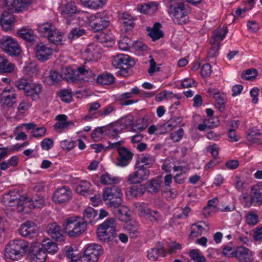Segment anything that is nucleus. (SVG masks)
<instances>
[{
  "label": "nucleus",
  "mask_w": 262,
  "mask_h": 262,
  "mask_svg": "<svg viewBox=\"0 0 262 262\" xmlns=\"http://www.w3.org/2000/svg\"><path fill=\"white\" fill-rule=\"evenodd\" d=\"M61 75L62 79L67 81L71 80L75 82H78L81 81H88L90 77H93V73L83 66L76 70L70 67L63 69Z\"/></svg>",
  "instance_id": "obj_3"
},
{
  "label": "nucleus",
  "mask_w": 262,
  "mask_h": 262,
  "mask_svg": "<svg viewBox=\"0 0 262 262\" xmlns=\"http://www.w3.org/2000/svg\"><path fill=\"white\" fill-rule=\"evenodd\" d=\"M190 11L191 10L188 5L182 2L171 5L169 7V12L172 14L173 21L179 25L185 24L187 22V16Z\"/></svg>",
  "instance_id": "obj_6"
},
{
  "label": "nucleus",
  "mask_w": 262,
  "mask_h": 262,
  "mask_svg": "<svg viewBox=\"0 0 262 262\" xmlns=\"http://www.w3.org/2000/svg\"><path fill=\"white\" fill-rule=\"evenodd\" d=\"M120 180L118 177H114L108 173L101 176L100 181L103 185H113L117 184Z\"/></svg>",
  "instance_id": "obj_44"
},
{
  "label": "nucleus",
  "mask_w": 262,
  "mask_h": 262,
  "mask_svg": "<svg viewBox=\"0 0 262 262\" xmlns=\"http://www.w3.org/2000/svg\"><path fill=\"white\" fill-rule=\"evenodd\" d=\"M107 0H80L81 4L85 7L92 9L102 8L106 4Z\"/></svg>",
  "instance_id": "obj_32"
},
{
  "label": "nucleus",
  "mask_w": 262,
  "mask_h": 262,
  "mask_svg": "<svg viewBox=\"0 0 262 262\" xmlns=\"http://www.w3.org/2000/svg\"><path fill=\"white\" fill-rule=\"evenodd\" d=\"M246 223L250 226H254L258 222L257 214L254 212H250L246 216Z\"/></svg>",
  "instance_id": "obj_55"
},
{
  "label": "nucleus",
  "mask_w": 262,
  "mask_h": 262,
  "mask_svg": "<svg viewBox=\"0 0 262 262\" xmlns=\"http://www.w3.org/2000/svg\"><path fill=\"white\" fill-rule=\"evenodd\" d=\"M227 33V28L225 29H223L221 28H218L215 32V34L213 36L214 42L215 39H219L220 40H222L225 37L226 34Z\"/></svg>",
  "instance_id": "obj_64"
},
{
  "label": "nucleus",
  "mask_w": 262,
  "mask_h": 262,
  "mask_svg": "<svg viewBox=\"0 0 262 262\" xmlns=\"http://www.w3.org/2000/svg\"><path fill=\"white\" fill-rule=\"evenodd\" d=\"M88 23L90 29L94 32L101 31L110 24V21L105 11L98 12L87 17Z\"/></svg>",
  "instance_id": "obj_7"
},
{
  "label": "nucleus",
  "mask_w": 262,
  "mask_h": 262,
  "mask_svg": "<svg viewBox=\"0 0 262 262\" xmlns=\"http://www.w3.org/2000/svg\"><path fill=\"white\" fill-rule=\"evenodd\" d=\"M235 249L232 244H229L224 247L223 249V253L227 257H233L235 253Z\"/></svg>",
  "instance_id": "obj_61"
},
{
  "label": "nucleus",
  "mask_w": 262,
  "mask_h": 262,
  "mask_svg": "<svg viewBox=\"0 0 262 262\" xmlns=\"http://www.w3.org/2000/svg\"><path fill=\"white\" fill-rule=\"evenodd\" d=\"M213 97L215 100V106L221 112H223L225 110L226 103V96L223 93L216 92L213 94Z\"/></svg>",
  "instance_id": "obj_35"
},
{
  "label": "nucleus",
  "mask_w": 262,
  "mask_h": 262,
  "mask_svg": "<svg viewBox=\"0 0 262 262\" xmlns=\"http://www.w3.org/2000/svg\"><path fill=\"white\" fill-rule=\"evenodd\" d=\"M125 228L130 238L137 237L140 233L139 225L135 222H132L127 224Z\"/></svg>",
  "instance_id": "obj_42"
},
{
  "label": "nucleus",
  "mask_w": 262,
  "mask_h": 262,
  "mask_svg": "<svg viewBox=\"0 0 262 262\" xmlns=\"http://www.w3.org/2000/svg\"><path fill=\"white\" fill-rule=\"evenodd\" d=\"M140 211L141 215L151 222L158 223L162 220L161 215L157 210L141 207Z\"/></svg>",
  "instance_id": "obj_27"
},
{
  "label": "nucleus",
  "mask_w": 262,
  "mask_h": 262,
  "mask_svg": "<svg viewBox=\"0 0 262 262\" xmlns=\"http://www.w3.org/2000/svg\"><path fill=\"white\" fill-rule=\"evenodd\" d=\"M247 139L252 143L262 145V136L259 132L251 131L247 135Z\"/></svg>",
  "instance_id": "obj_49"
},
{
  "label": "nucleus",
  "mask_w": 262,
  "mask_h": 262,
  "mask_svg": "<svg viewBox=\"0 0 262 262\" xmlns=\"http://www.w3.org/2000/svg\"><path fill=\"white\" fill-rule=\"evenodd\" d=\"M155 160L152 156L149 154L142 155L139 156L136 162V168H150L154 163Z\"/></svg>",
  "instance_id": "obj_28"
},
{
  "label": "nucleus",
  "mask_w": 262,
  "mask_h": 262,
  "mask_svg": "<svg viewBox=\"0 0 262 262\" xmlns=\"http://www.w3.org/2000/svg\"><path fill=\"white\" fill-rule=\"evenodd\" d=\"M137 170L136 171L141 181L147 179L149 177V171L146 168H136Z\"/></svg>",
  "instance_id": "obj_62"
},
{
  "label": "nucleus",
  "mask_w": 262,
  "mask_h": 262,
  "mask_svg": "<svg viewBox=\"0 0 262 262\" xmlns=\"http://www.w3.org/2000/svg\"><path fill=\"white\" fill-rule=\"evenodd\" d=\"M59 11L62 16L67 20L72 19L74 16L78 12L75 3L72 1L62 3L59 7Z\"/></svg>",
  "instance_id": "obj_16"
},
{
  "label": "nucleus",
  "mask_w": 262,
  "mask_h": 262,
  "mask_svg": "<svg viewBox=\"0 0 262 262\" xmlns=\"http://www.w3.org/2000/svg\"><path fill=\"white\" fill-rule=\"evenodd\" d=\"M5 205L10 207H16L18 212L24 211L25 197L20 196L17 191L12 190L5 193L2 200Z\"/></svg>",
  "instance_id": "obj_8"
},
{
  "label": "nucleus",
  "mask_w": 262,
  "mask_h": 262,
  "mask_svg": "<svg viewBox=\"0 0 262 262\" xmlns=\"http://www.w3.org/2000/svg\"><path fill=\"white\" fill-rule=\"evenodd\" d=\"M172 95H173V93L171 92L164 91L157 94L155 98V100L156 102H161L164 99H171Z\"/></svg>",
  "instance_id": "obj_59"
},
{
  "label": "nucleus",
  "mask_w": 262,
  "mask_h": 262,
  "mask_svg": "<svg viewBox=\"0 0 262 262\" xmlns=\"http://www.w3.org/2000/svg\"><path fill=\"white\" fill-rule=\"evenodd\" d=\"M158 9V5L156 3H150L144 4L138 6V10L144 14L152 13Z\"/></svg>",
  "instance_id": "obj_45"
},
{
  "label": "nucleus",
  "mask_w": 262,
  "mask_h": 262,
  "mask_svg": "<svg viewBox=\"0 0 262 262\" xmlns=\"http://www.w3.org/2000/svg\"><path fill=\"white\" fill-rule=\"evenodd\" d=\"M99 241L111 245L117 244L116 223L113 218L105 220L99 225L97 229Z\"/></svg>",
  "instance_id": "obj_1"
},
{
  "label": "nucleus",
  "mask_w": 262,
  "mask_h": 262,
  "mask_svg": "<svg viewBox=\"0 0 262 262\" xmlns=\"http://www.w3.org/2000/svg\"><path fill=\"white\" fill-rule=\"evenodd\" d=\"M30 83L27 79L20 78L15 82V85L19 90H23L25 94Z\"/></svg>",
  "instance_id": "obj_56"
},
{
  "label": "nucleus",
  "mask_w": 262,
  "mask_h": 262,
  "mask_svg": "<svg viewBox=\"0 0 262 262\" xmlns=\"http://www.w3.org/2000/svg\"><path fill=\"white\" fill-rule=\"evenodd\" d=\"M118 125L116 124L114 126H105L106 130L105 134L106 135L112 137L114 139H117L119 137L118 134L119 133Z\"/></svg>",
  "instance_id": "obj_53"
},
{
  "label": "nucleus",
  "mask_w": 262,
  "mask_h": 262,
  "mask_svg": "<svg viewBox=\"0 0 262 262\" xmlns=\"http://www.w3.org/2000/svg\"><path fill=\"white\" fill-rule=\"evenodd\" d=\"M122 193L121 189L114 185L105 188L103 193V198L105 204L111 208H118L122 203Z\"/></svg>",
  "instance_id": "obj_5"
},
{
  "label": "nucleus",
  "mask_w": 262,
  "mask_h": 262,
  "mask_svg": "<svg viewBox=\"0 0 262 262\" xmlns=\"http://www.w3.org/2000/svg\"><path fill=\"white\" fill-rule=\"evenodd\" d=\"M47 231L48 234L51 237L58 241H62L63 240V236L62 234L63 228L61 229L56 222L49 224L47 226Z\"/></svg>",
  "instance_id": "obj_23"
},
{
  "label": "nucleus",
  "mask_w": 262,
  "mask_h": 262,
  "mask_svg": "<svg viewBox=\"0 0 262 262\" xmlns=\"http://www.w3.org/2000/svg\"><path fill=\"white\" fill-rule=\"evenodd\" d=\"M146 191L145 187L140 184H136L130 188V195L138 197L142 195Z\"/></svg>",
  "instance_id": "obj_46"
},
{
  "label": "nucleus",
  "mask_w": 262,
  "mask_h": 262,
  "mask_svg": "<svg viewBox=\"0 0 262 262\" xmlns=\"http://www.w3.org/2000/svg\"><path fill=\"white\" fill-rule=\"evenodd\" d=\"M85 33L86 31L83 29L79 28H75L70 32L68 37L69 39L72 40L83 36L85 34Z\"/></svg>",
  "instance_id": "obj_50"
},
{
  "label": "nucleus",
  "mask_w": 262,
  "mask_h": 262,
  "mask_svg": "<svg viewBox=\"0 0 262 262\" xmlns=\"http://www.w3.org/2000/svg\"><path fill=\"white\" fill-rule=\"evenodd\" d=\"M18 36L29 42H32L35 40L34 31L31 29L22 28L18 30Z\"/></svg>",
  "instance_id": "obj_33"
},
{
  "label": "nucleus",
  "mask_w": 262,
  "mask_h": 262,
  "mask_svg": "<svg viewBox=\"0 0 262 262\" xmlns=\"http://www.w3.org/2000/svg\"><path fill=\"white\" fill-rule=\"evenodd\" d=\"M0 48L5 53L12 57H17L21 52L17 41L10 36H4L0 39Z\"/></svg>",
  "instance_id": "obj_9"
},
{
  "label": "nucleus",
  "mask_w": 262,
  "mask_h": 262,
  "mask_svg": "<svg viewBox=\"0 0 262 262\" xmlns=\"http://www.w3.org/2000/svg\"><path fill=\"white\" fill-rule=\"evenodd\" d=\"M42 86L40 83H31L26 91L25 95L30 97L33 101H36L39 98Z\"/></svg>",
  "instance_id": "obj_25"
},
{
  "label": "nucleus",
  "mask_w": 262,
  "mask_h": 262,
  "mask_svg": "<svg viewBox=\"0 0 262 262\" xmlns=\"http://www.w3.org/2000/svg\"><path fill=\"white\" fill-rule=\"evenodd\" d=\"M76 192L82 195L88 196L93 193V186L91 184L87 181H81L75 185Z\"/></svg>",
  "instance_id": "obj_24"
},
{
  "label": "nucleus",
  "mask_w": 262,
  "mask_h": 262,
  "mask_svg": "<svg viewBox=\"0 0 262 262\" xmlns=\"http://www.w3.org/2000/svg\"><path fill=\"white\" fill-rule=\"evenodd\" d=\"M47 256V254L42 247L35 244L30 247L27 259L29 262H45Z\"/></svg>",
  "instance_id": "obj_12"
},
{
  "label": "nucleus",
  "mask_w": 262,
  "mask_h": 262,
  "mask_svg": "<svg viewBox=\"0 0 262 262\" xmlns=\"http://www.w3.org/2000/svg\"><path fill=\"white\" fill-rule=\"evenodd\" d=\"M160 255L163 257L166 255L164 247L161 242H158L155 248H151L147 251V257L151 261L157 260Z\"/></svg>",
  "instance_id": "obj_26"
},
{
  "label": "nucleus",
  "mask_w": 262,
  "mask_h": 262,
  "mask_svg": "<svg viewBox=\"0 0 262 262\" xmlns=\"http://www.w3.org/2000/svg\"><path fill=\"white\" fill-rule=\"evenodd\" d=\"M189 256L194 262H206V258L198 249H191L189 252Z\"/></svg>",
  "instance_id": "obj_47"
},
{
  "label": "nucleus",
  "mask_w": 262,
  "mask_h": 262,
  "mask_svg": "<svg viewBox=\"0 0 262 262\" xmlns=\"http://www.w3.org/2000/svg\"><path fill=\"white\" fill-rule=\"evenodd\" d=\"M119 19L121 23L126 27H128L129 29L133 28L135 25L134 18L127 13H120L119 15Z\"/></svg>",
  "instance_id": "obj_38"
},
{
  "label": "nucleus",
  "mask_w": 262,
  "mask_h": 262,
  "mask_svg": "<svg viewBox=\"0 0 262 262\" xmlns=\"http://www.w3.org/2000/svg\"><path fill=\"white\" fill-rule=\"evenodd\" d=\"M103 253L102 246L98 244L88 246L83 254L80 257L81 262H96L99 257Z\"/></svg>",
  "instance_id": "obj_10"
},
{
  "label": "nucleus",
  "mask_w": 262,
  "mask_h": 262,
  "mask_svg": "<svg viewBox=\"0 0 262 262\" xmlns=\"http://www.w3.org/2000/svg\"><path fill=\"white\" fill-rule=\"evenodd\" d=\"M58 95L61 100L65 102H69L72 99L71 91L68 90H61Z\"/></svg>",
  "instance_id": "obj_60"
},
{
  "label": "nucleus",
  "mask_w": 262,
  "mask_h": 262,
  "mask_svg": "<svg viewBox=\"0 0 262 262\" xmlns=\"http://www.w3.org/2000/svg\"><path fill=\"white\" fill-rule=\"evenodd\" d=\"M19 231L23 236L32 238L36 233L37 227L33 222L27 221L21 225Z\"/></svg>",
  "instance_id": "obj_22"
},
{
  "label": "nucleus",
  "mask_w": 262,
  "mask_h": 262,
  "mask_svg": "<svg viewBox=\"0 0 262 262\" xmlns=\"http://www.w3.org/2000/svg\"><path fill=\"white\" fill-rule=\"evenodd\" d=\"M235 257L240 262H252L253 257L252 252L248 248L240 246L235 249Z\"/></svg>",
  "instance_id": "obj_19"
},
{
  "label": "nucleus",
  "mask_w": 262,
  "mask_h": 262,
  "mask_svg": "<svg viewBox=\"0 0 262 262\" xmlns=\"http://www.w3.org/2000/svg\"><path fill=\"white\" fill-rule=\"evenodd\" d=\"M46 203V199L41 195H36L32 199L25 198V203L24 204V210L25 208L29 209L42 208Z\"/></svg>",
  "instance_id": "obj_21"
},
{
  "label": "nucleus",
  "mask_w": 262,
  "mask_h": 262,
  "mask_svg": "<svg viewBox=\"0 0 262 262\" xmlns=\"http://www.w3.org/2000/svg\"><path fill=\"white\" fill-rule=\"evenodd\" d=\"M57 28L51 22H46L37 25V31L40 36L47 38Z\"/></svg>",
  "instance_id": "obj_29"
},
{
  "label": "nucleus",
  "mask_w": 262,
  "mask_h": 262,
  "mask_svg": "<svg viewBox=\"0 0 262 262\" xmlns=\"http://www.w3.org/2000/svg\"><path fill=\"white\" fill-rule=\"evenodd\" d=\"M35 51L36 58L41 61L48 60L53 53L52 49L49 45L42 42L37 44Z\"/></svg>",
  "instance_id": "obj_18"
},
{
  "label": "nucleus",
  "mask_w": 262,
  "mask_h": 262,
  "mask_svg": "<svg viewBox=\"0 0 262 262\" xmlns=\"http://www.w3.org/2000/svg\"><path fill=\"white\" fill-rule=\"evenodd\" d=\"M162 184V181L160 178H153L147 182L145 188L148 193L155 194L160 191Z\"/></svg>",
  "instance_id": "obj_30"
},
{
  "label": "nucleus",
  "mask_w": 262,
  "mask_h": 262,
  "mask_svg": "<svg viewBox=\"0 0 262 262\" xmlns=\"http://www.w3.org/2000/svg\"><path fill=\"white\" fill-rule=\"evenodd\" d=\"M52 43L56 45H61L63 44V34L57 28L51 33L47 38Z\"/></svg>",
  "instance_id": "obj_39"
},
{
  "label": "nucleus",
  "mask_w": 262,
  "mask_h": 262,
  "mask_svg": "<svg viewBox=\"0 0 262 262\" xmlns=\"http://www.w3.org/2000/svg\"><path fill=\"white\" fill-rule=\"evenodd\" d=\"M28 247V243L24 239L12 241L5 248V257L7 259L17 260L23 256Z\"/></svg>",
  "instance_id": "obj_4"
},
{
  "label": "nucleus",
  "mask_w": 262,
  "mask_h": 262,
  "mask_svg": "<svg viewBox=\"0 0 262 262\" xmlns=\"http://www.w3.org/2000/svg\"><path fill=\"white\" fill-rule=\"evenodd\" d=\"M147 30L148 31V35L153 41L158 40L163 36V33L162 31L152 29H147Z\"/></svg>",
  "instance_id": "obj_63"
},
{
  "label": "nucleus",
  "mask_w": 262,
  "mask_h": 262,
  "mask_svg": "<svg viewBox=\"0 0 262 262\" xmlns=\"http://www.w3.org/2000/svg\"><path fill=\"white\" fill-rule=\"evenodd\" d=\"M115 77L112 74L104 73L97 77V83L101 85H110L114 82Z\"/></svg>",
  "instance_id": "obj_40"
},
{
  "label": "nucleus",
  "mask_w": 262,
  "mask_h": 262,
  "mask_svg": "<svg viewBox=\"0 0 262 262\" xmlns=\"http://www.w3.org/2000/svg\"><path fill=\"white\" fill-rule=\"evenodd\" d=\"M15 68V64L9 62L4 56L0 55V73H12Z\"/></svg>",
  "instance_id": "obj_31"
},
{
  "label": "nucleus",
  "mask_w": 262,
  "mask_h": 262,
  "mask_svg": "<svg viewBox=\"0 0 262 262\" xmlns=\"http://www.w3.org/2000/svg\"><path fill=\"white\" fill-rule=\"evenodd\" d=\"M135 64L134 60L128 55L118 54L113 57L112 64L117 68L133 67Z\"/></svg>",
  "instance_id": "obj_17"
},
{
  "label": "nucleus",
  "mask_w": 262,
  "mask_h": 262,
  "mask_svg": "<svg viewBox=\"0 0 262 262\" xmlns=\"http://www.w3.org/2000/svg\"><path fill=\"white\" fill-rule=\"evenodd\" d=\"M105 126L99 127L93 131L91 137L94 141L101 140L105 135Z\"/></svg>",
  "instance_id": "obj_48"
},
{
  "label": "nucleus",
  "mask_w": 262,
  "mask_h": 262,
  "mask_svg": "<svg viewBox=\"0 0 262 262\" xmlns=\"http://www.w3.org/2000/svg\"><path fill=\"white\" fill-rule=\"evenodd\" d=\"M16 101V94L12 88H5L0 95V104L4 108H12Z\"/></svg>",
  "instance_id": "obj_11"
},
{
  "label": "nucleus",
  "mask_w": 262,
  "mask_h": 262,
  "mask_svg": "<svg viewBox=\"0 0 262 262\" xmlns=\"http://www.w3.org/2000/svg\"><path fill=\"white\" fill-rule=\"evenodd\" d=\"M117 208L114 212L116 217L122 222L127 221L129 219L128 209L124 206Z\"/></svg>",
  "instance_id": "obj_43"
},
{
  "label": "nucleus",
  "mask_w": 262,
  "mask_h": 262,
  "mask_svg": "<svg viewBox=\"0 0 262 262\" xmlns=\"http://www.w3.org/2000/svg\"><path fill=\"white\" fill-rule=\"evenodd\" d=\"M88 111L90 114L93 115L96 117H99V111L97 112L98 110L100 108V104L97 102L91 103L88 105Z\"/></svg>",
  "instance_id": "obj_54"
},
{
  "label": "nucleus",
  "mask_w": 262,
  "mask_h": 262,
  "mask_svg": "<svg viewBox=\"0 0 262 262\" xmlns=\"http://www.w3.org/2000/svg\"><path fill=\"white\" fill-rule=\"evenodd\" d=\"M99 54L97 48L94 44H89L83 52L84 56L88 60H96Z\"/></svg>",
  "instance_id": "obj_34"
},
{
  "label": "nucleus",
  "mask_w": 262,
  "mask_h": 262,
  "mask_svg": "<svg viewBox=\"0 0 262 262\" xmlns=\"http://www.w3.org/2000/svg\"><path fill=\"white\" fill-rule=\"evenodd\" d=\"M32 0H5L6 8L14 13L26 11Z\"/></svg>",
  "instance_id": "obj_13"
},
{
  "label": "nucleus",
  "mask_w": 262,
  "mask_h": 262,
  "mask_svg": "<svg viewBox=\"0 0 262 262\" xmlns=\"http://www.w3.org/2000/svg\"><path fill=\"white\" fill-rule=\"evenodd\" d=\"M133 154L125 147L119 149L116 165L121 167L127 166L132 160Z\"/></svg>",
  "instance_id": "obj_20"
},
{
  "label": "nucleus",
  "mask_w": 262,
  "mask_h": 262,
  "mask_svg": "<svg viewBox=\"0 0 262 262\" xmlns=\"http://www.w3.org/2000/svg\"><path fill=\"white\" fill-rule=\"evenodd\" d=\"M134 96L131 93L130 91L129 92H125L119 95L118 96V100L120 101V105H129L138 102V100L132 99Z\"/></svg>",
  "instance_id": "obj_36"
},
{
  "label": "nucleus",
  "mask_w": 262,
  "mask_h": 262,
  "mask_svg": "<svg viewBox=\"0 0 262 262\" xmlns=\"http://www.w3.org/2000/svg\"><path fill=\"white\" fill-rule=\"evenodd\" d=\"M250 200L246 202V205L250 207L252 204L254 206L262 205V184L258 183L252 186L250 191Z\"/></svg>",
  "instance_id": "obj_14"
},
{
  "label": "nucleus",
  "mask_w": 262,
  "mask_h": 262,
  "mask_svg": "<svg viewBox=\"0 0 262 262\" xmlns=\"http://www.w3.org/2000/svg\"><path fill=\"white\" fill-rule=\"evenodd\" d=\"M181 119L179 117H173L169 119L165 124L168 130L171 131L174 128L177 127L179 123H180Z\"/></svg>",
  "instance_id": "obj_57"
},
{
  "label": "nucleus",
  "mask_w": 262,
  "mask_h": 262,
  "mask_svg": "<svg viewBox=\"0 0 262 262\" xmlns=\"http://www.w3.org/2000/svg\"><path fill=\"white\" fill-rule=\"evenodd\" d=\"M63 231L72 237L79 236L86 229L85 222H82L81 219L78 216H73L66 219L62 224Z\"/></svg>",
  "instance_id": "obj_2"
},
{
  "label": "nucleus",
  "mask_w": 262,
  "mask_h": 262,
  "mask_svg": "<svg viewBox=\"0 0 262 262\" xmlns=\"http://www.w3.org/2000/svg\"><path fill=\"white\" fill-rule=\"evenodd\" d=\"M97 215L96 210L92 207H88L83 211V219H81V221L85 222L86 225L87 223L92 224Z\"/></svg>",
  "instance_id": "obj_37"
},
{
  "label": "nucleus",
  "mask_w": 262,
  "mask_h": 262,
  "mask_svg": "<svg viewBox=\"0 0 262 262\" xmlns=\"http://www.w3.org/2000/svg\"><path fill=\"white\" fill-rule=\"evenodd\" d=\"M13 21V19L12 17H8V15L2 14L1 15V24L2 27L6 30L9 29Z\"/></svg>",
  "instance_id": "obj_52"
},
{
  "label": "nucleus",
  "mask_w": 262,
  "mask_h": 262,
  "mask_svg": "<svg viewBox=\"0 0 262 262\" xmlns=\"http://www.w3.org/2000/svg\"><path fill=\"white\" fill-rule=\"evenodd\" d=\"M257 75L256 70L249 69L243 72L241 75L242 78L246 80H251L255 78Z\"/></svg>",
  "instance_id": "obj_51"
},
{
  "label": "nucleus",
  "mask_w": 262,
  "mask_h": 262,
  "mask_svg": "<svg viewBox=\"0 0 262 262\" xmlns=\"http://www.w3.org/2000/svg\"><path fill=\"white\" fill-rule=\"evenodd\" d=\"M72 192L68 186L57 188L53 195V200L56 204H62L68 202L72 197Z\"/></svg>",
  "instance_id": "obj_15"
},
{
  "label": "nucleus",
  "mask_w": 262,
  "mask_h": 262,
  "mask_svg": "<svg viewBox=\"0 0 262 262\" xmlns=\"http://www.w3.org/2000/svg\"><path fill=\"white\" fill-rule=\"evenodd\" d=\"M43 247V250L46 251V252H48L50 254L56 253L58 250L56 243L51 241L50 239H44L42 241V246Z\"/></svg>",
  "instance_id": "obj_41"
},
{
  "label": "nucleus",
  "mask_w": 262,
  "mask_h": 262,
  "mask_svg": "<svg viewBox=\"0 0 262 262\" xmlns=\"http://www.w3.org/2000/svg\"><path fill=\"white\" fill-rule=\"evenodd\" d=\"M31 105L28 99H23L18 106L17 110L20 113L23 114L30 108Z\"/></svg>",
  "instance_id": "obj_58"
}]
</instances>
